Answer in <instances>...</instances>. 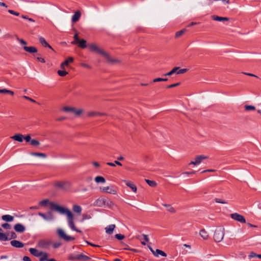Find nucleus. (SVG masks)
<instances>
[{
  "label": "nucleus",
  "mask_w": 261,
  "mask_h": 261,
  "mask_svg": "<svg viewBox=\"0 0 261 261\" xmlns=\"http://www.w3.org/2000/svg\"><path fill=\"white\" fill-rule=\"evenodd\" d=\"M17 238V235L14 232H11V239H16Z\"/></svg>",
  "instance_id": "nucleus-58"
},
{
  "label": "nucleus",
  "mask_w": 261,
  "mask_h": 261,
  "mask_svg": "<svg viewBox=\"0 0 261 261\" xmlns=\"http://www.w3.org/2000/svg\"><path fill=\"white\" fill-rule=\"evenodd\" d=\"M30 144L34 146L38 147L40 145V142L37 139H33L30 142Z\"/></svg>",
  "instance_id": "nucleus-39"
},
{
  "label": "nucleus",
  "mask_w": 261,
  "mask_h": 261,
  "mask_svg": "<svg viewBox=\"0 0 261 261\" xmlns=\"http://www.w3.org/2000/svg\"><path fill=\"white\" fill-rule=\"evenodd\" d=\"M39 42L41 44L42 46L45 47H48L51 49H53L51 46L46 42L45 39L42 37H39Z\"/></svg>",
  "instance_id": "nucleus-20"
},
{
  "label": "nucleus",
  "mask_w": 261,
  "mask_h": 261,
  "mask_svg": "<svg viewBox=\"0 0 261 261\" xmlns=\"http://www.w3.org/2000/svg\"><path fill=\"white\" fill-rule=\"evenodd\" d=\"M63 109L65 112L73 113L76 116H80L84 112V110L81 109H76L74 107H65Z\"/></svg>",
  "instance_id": "nucleus-6"
},
{
  "label": "nucleus",
  "mask_w": 261,
  "mask_h": 261,
  "mask_svg": "<svg viewBox=\"0 0 261 261\" xmlns=\"http://www.w3.org/2000/svg\"><path fill=\"white\" fill-rule=\"evenodd\" d=\"M126 185L132 189L133 192H136L137 190V187L130 181L124 180Z\"/></svg>",
  "instance_id": "nucleus-25"
},
{
  "label": "nucleus",
  "mask_w": 261,
  "mask_h": 261,
  "mask_svg": "<svg viewBox=\"0 0 261 261\" xmlns=\"http://www.w3.org/2000/svg\"><path fill=\"white\" fill-rule=\"evenodd\" d=\"M244 109L246 111H254L255 110V107L250 105H245Z\"/></svg>",
  "instance_id": "nucleus-41"
},
{
  "label": "nucleus",
  "mask_w": 261,
  "mask_h": 261,
  "mask_svg": "<svg viewBox=\"0 0 261 261\" xmlns=\"http://www.w3.org/2000/svg\"><path fill=\"white\" fill-rule=\"evenodd\" d=\"M10 138L19 142H22L23 139V136L21 134H16L11 137Z\"/></svg>",
  "instance_id": "nucleus-19"
},
{
  "label": "nucleus",
  "mask_w": 261,
  "mask_h": 261,
  "mask_svg": "<svg viewBox=\"0 0 261 261\" xmlns=\"http://www.w3.org/2000/svg\"><path fill=\"white\" fill-rule=\"evenodd\" d=\"M66 118L65 117H61L57 118L56 119V120L58 121H63L65 119H66Z\"/></svg>",
  "instance_id": "nucleus-63"
},
{
  "label": "nucleus",
  "mask_w": 261,
  "mask_h": 261,
  "mask_svg": "<svg viewBox=\"0 0 261 261\" xmlns=\"http://www.w3.org/2000/svg\"><path fill=\"white\" fill-rule=\"evenodd\" d=\"M0 93L9 94L12 96L14 95V93L13 91L9 90H7L6 89H0Z\"/></svg>",
  "instance_id": "nucleus-37"
},
{
  "label": "nucleus",
  "mask_w": 261,
  "mask_h": 261,
  "mask_svg": "<svg viewBox=\"0 0 261 261\" xmlns=\"http://www.w3.org/2000/svg\"><path fill=\"white\" fill-rule=\"evenodd\" d=\"M58 74L61 76H65L68 74V72L64 69H62V70H58Z\"/></svg>",
  "instance_id": "nucleus-43"
},
{
  "label": "nucleus",
  "mask_w": 261,
  "mask_h": 261,
  "mask_svg": "<svg viewBox=\"0 0 261 261\" xmlns=\"http://www.w3.org/2000/svg\"><path fill=\"white\" fill-rule=\"evenodd\" d=\"M224 228L219 227L217 228L214 234V239L216 242H221L224 237Z\"/></svg>",
  "instance_id": "nucleus-4"
},
{
  "label": "nucleus",
  "mask_w": 261,
  "mask_h": 261,
  "mask_svg": "<svg viewBox=\"0 0 261 261\" xmlns=\"http://www.w3.org/2000/svg\"><path fill=\"white\" fill-rule=\"evenodd\" d=\"M142 236L143 237L145 241H146V242L149 241V239H148V236L147 234H143Z\"/></svg>",
  "instance_id": "nucleus-61"
},
{
  "label": "nucleus",
  "mask_w": 261,
  "mask_h": 261,
  "mask_svg": "<svg viewBox=\"0 0 261 261\" xmlns=\"http://www.w3.org/2000/svg\"><path fill=\"white\" fill-rule=\"evenodd\" d=\"M14 229L16 232L22 233L25 231V227L22 224L17 223L14 225Z\"/></svg>",
  "instance_id": "nucleus-14"
},
{
  "label": "nucleus",
  "mask_w": 261,
  "mask_h": 261,
  "mask_svg": "<svg viewBox=\"0 0 261 261\" xmlns=\"http://www.w3.org/2000/svg\"><path fill=\"white\" fill-rule=\"evenodd\" d=\"M163 205L166 208L168 212L171 214H175L176 212L175 208L170 204H163Z\"/></svg>",
  "instance_id": "nucleus-21"
},
{
  "label": "nucleus",
  "mask_w": 261,
  "mask_h": 261,
  "mask_svg": "<svg viewBox=\"0 0 261 261\" xmlns=\"http://www.w3.org/2000/svg\"><path fill=\"white\" fill-rule=\"evenodd\" d=\"M100 190L102 192L108 193L114 195L117 194L116 190L109 186L101 188Z\"/></svg>",
  "instance_id": "nucleus-13"
},
{
  "label": "nucleus",
  "mask_w": 261,
  "mask_h": 261,
  "mask_svg": "<svg viewBox=\"0 0 261 261\" xmlns=\"http://www.w3.org/2000/svg\"><path fill=\"white\" fill-rule=\"evenodd\" d=\"M0 240L6 241L9 240V239L5 234L0 232Z\"/></svg>",
  "instance_id": "nucleus-42"
},
{
  "label": "nucleus",
  "mask_w": 261,
  "mask_h": 261,
  "mask_svg": "<svg viewBox=\"0 0 261 261\" xmlns=\"http://www.w3.org/2000/svg\"><path fill=\"white\" fill-rule=\"evenodd\" d=\"M168 79L167 78H161V77H158L156 79H154L153 80V82H165L167 81Z\"/></svg>",
  "instance_id": "nucleus-45"
},
{
  "label": "nucleus",
  "mask_w": 261,
  "mask_h": 261,
  "mask_svg": "<svg viewBox=\"0 0 261 261\" xmlns=\"http://www.w3.org/2000/svg\"><path fill=\"white\" fill-rule=\"evenodd\" d=\"M115 238L119 240H121L124 238V236L121 234H115Z\"/></svg>",
  "instance_id": "nucleus-50"
},
{
  "label": "nucleus",
  "mask_w": 261,
  "mask_h": 261,
  "mask_svg": "<svg viewBox=\"0 0 261 261\" xmlns=\"http://www.w3.org/2000/svg\"><path fill=\"white\" fill-rule=\"evenodd\" d=\"M88 47L91 51L96 52L103 56L106 52L103 49L99 47L96 44L92 43L88 45Z\"/></svg>",
  "instance_id": "nucleus-8"
},
{
  "label": "nucleus",
  "mask_w": 261,
  "mask_h": 261,
  "mask_svg": "<svg viewBox=\"0 0 261 261\" xmlns=\"http://www.w3.org/2000/svg\"><path fill=\"white\" fill-rule=\"evenodd\" d=\"M37 60H38L39 61H40V62H41L42 63H44L45 62V60L43 58H42L38 57L37 58Z\"/></svg>",
  "instance_id": "nucleus-60"
},
{
  "label": "nucleus",
  "mask_w": 261,
  "mask_h": 261,
  "mask_svg": "<svg viewBox=\"0 0 261 261\" xmlns=\"http://www.w3.org/2000/svg\"><path fill=\"white\" fill-rule=\"evenodd\" d=\"M106 204H107L108 206H109V207H112V206L114 205V203L112 201H111V200H108L107 201V202H106Z\"/></svg>",
  "instance_id": "nucleus-57"
},
{
  "label": "nucleus",
  "mask_w": 261,
  "mask_h": 261,
  "mask_svg": "<svg viewBox=\"0 0 261 261\" xmlns=\"http://www.w3.org/2000/svg\"><path fill=\"white\" fill-rule=\"evenodd\" d=\"M19 41L21 44L23 45H26L27 44V42L22 39H19Z\"/></svg>",
  "instance_id": "nucleus-62"
},
{
  "label": "nucleus",
  "mask_w": 261,
  "mask_h": 261,
  "mask_svg": "<svg viewBox=\"0 0 261 261\" xmlns=\"http://www.w3.org/2000/svg\"><path fill=\"white\" fill-rule=\"evenodd\" d=\"M81 65L83 67L87 68L88 69H91V66L86 63H82Z\"/></svg>",
  "instance_id": "nucleus-54"
},
{
  "label": "nucleus",
  "mask_w": 261,
  "mask_h": 261,
  "mask_svg": "<svg viewBox=\"0 0 261 261\" xmlns=\"http://www.w3.org/2000/svg\"><path fill=\"white\" fill-rule=\"evenodd\" d=\"M81 16V13L79 11L75 12L72 17V21L73 22H77L80 19Z\"/></svg>",
  "instance_id": "nucleus-26"
},
{
  "label": "nucleus",
  "mask_w": 261,
  "mask_h": 261,
  "mask_svg": "<svg viewBox=\"0 0 261 261\" xmlns=\"http://www.w3.org/2000/svg\"><path fill=\"white\" fill-rule=\"evenodd\" d=\"M82 207L79 205H73L72 207V210L76 213L80 214L82 212Z\"/></svg>",
  "instance_id": "nucleus-33"
},
{
  "label": "nucleus",
  "mask_w": 261,
  "mask_h": 261,
  "mask_svg": "<svg viewBox=\"0 0 261 261\" xmlns=\"http://www.w3.org/2000/svg\"><path fill=\"white\" fill-rule=\"evenodd\" d=\"M187 71H188V69H187V68L181 69L180 70H178V71H177V74H183V73L186 72Z\"/></svg>",
  "instance_id": "nucleus-49"
},
{
  "label": "nucleus",
  "mask_w": 261,
  "mask_h": 261,
  "mask_svg": "<svg viewBox=\"0 0 261 261\" xmlns=\"http://www.w3.org/2000/svg\"><path fill=\"white\" fill-rule=\"evenodd\" d=\"M91 216L89 215H87V214H83L82 215V221H84V220H86V219H91Z\"/></svg>",
  "instance_id": "nucleus-47"
},
{
  "label": "nucleus",
  "mask_w": 261,
  "mask_h": 261,
  "mask_svg": "<svg viewBox=\"0 0 261 261\" xmlns=\"http://www.w3.org/2000/svg\"><path fill=\"white\" fill-rule=\"evenodd\" d=\"M54 186L64 191H69L72 188V184L69 181H58L54 183Z\"/></svg>",
  "instance_id": "nucleus-2"
},
{
  "label": "nucleus",
  "mask_w": 261,
  "mask_h": 261,
  "mask_svg": "<svg viewBox=\"0 0 261 261\" xmlns=\"http://www.w3.org/2000/svg\"><path fill=\"white\" fill-rule=\"evenodd\" d=\"M41 255L39 256L40 258V261H45L46 260L48 257V254L46 252H41Z\"/></svg>",
  "instance_id": "nucleus-34"
},
{
  "label": "nucleus",
  "mask_w": 261,
  "mask_h": 261,
  "mask_svg": "<svg viewBox=\"0 0 261 261\" xmlns=\"http://www.w3.org/2000/svg\"><path fill=\"white\" fill-rule=\"evenodd\" d=\"M211 18L213 20L218 21H228L229 18L226 17H220L217 15H212L211 16Z\"/></svg>",
  "instance_id": "nucleus-17"
},
{
  "label": "nucleus",
  "mask_w": 261,
  "mask_h": 261,
  "mask_svg": "<svg viewBox=\"0 0 261 261\" xmlns=\"http://www.w3.org/2000/svg\"><path fill=\"white\" fill-rule=\"evenodd\" d=\"M106 204V199L102 198H99L96 199L93 203L94 206L101 207Z\"/></svg>",
  "instance_id": "nucleus-16"
},
{
  "label": "nucleus",
  "mask_w": 261,
  "mask_h": 261,
  "mask_svg": "<svg viewBox=\"0 0 261 261\" xmlns=\"http://www.w3.org/2000/svg\"><path fill=\"white\" fill-rule=\"evenodd\" d=\"M23 49L25 51L30 53H36L37 52V49L34 46H24Z\"/></svg>",
  "instance_id": "nucleus-27"
},
{
  "label": "nucleus",
  "mask_w": 261,
  "mask_h": 261,
  "mask_svg": "<svg viewBox=\"0 0 261 261\" xmlns=\"http://www.w3.org/2000/svg\"><path fill=\"white\" fill-rule=\"evenodd\" d=\"M208 158V156L204 155H197L195 158V159H194L195 161H191L189 164V165H193L194 166H197V165L200 164L203 160L207 159Z\"/></svg>",
  "instance_id": "nucleus-9"
},
{
  "label": "nucleus",
  "mask_w": 261,
  "mask_h": 261,
  "mask_svg": "<svg viewBox=\"0 0 261 261\" xmlns=\"http://www.w3.org/2000/svg\"><path fill=\"white\" fill-rule=\"evenodd\" d=\"M90 259V258L87 255L83 254H79L77 257V260L80 261H87Z\"/></svg>",
  "instance_id": "nucleus-30"
},
{
  "label": "nucleus",
  "mask_w": 261,
  "mask_h": 261,
  "mask_svg": "<svg viewBox=\"0 0 261 261\" xmlns=\"http://www.w3.org/2000/svg\"><path fill=\"white\" fill-rule=\"evenodd\" d=\"M180 84V83H177L175 84L170 85L168 86L167 87V88H173V87H176L177 86H179Z\"/></svg>",
  "instance_id": "nucleus-55"
},
{
  "label": "nucleus",
  "mask_w": 261,
  "mask_h": 261,
  "mask_svg": "<svg viewBox=\"0 0 261 261\" xmlns=\"http://www.w3.org/2000/svg\"><path fill=\"white\" fill-rule=\"evenodd\" d=\"M73 60L74 59L72 57H69L66 60H65L61 64L60 68L62 69H65V67L66 66H68L70 63H72L73 61Z\"/></svg>",
  "instance_id": "nucleus-18"
},
{
  "label": "nucleus",
  "mask_w": 261,
  "mask_h": 261,
  "mask_svg": "<svg viewBox=\"0 0 261 261\" xmlns=\"http://www.w3.org/2000/svg\"><path fill=\"white\" fill-rule=\"evenodd\" d=\"M186 31V30L185 29H184L180 30V31L177 32L175 33V38L179 37L180 36H182Z\"/></svg>",
  "instance_id": "nucleus-40"
},
{
  "label": "nucleus",
  "mask_w": 261,
  "mask_h": 261,
  "mask_svg": "<svg viewBox=\"0 0 261 261\" xmlns=\"http://www.w3.org/2000/svg\"><path fill=\"white\" fill-rule=\"evenodd\" d=\"M30 154L32 155L36 156L42 158H44V159L47 158L46 154L45 153H44L32 152Z\"/></svg>",
  "instance_id": "nucleus-32"
},
{
  "label": "nucleus",
  "mask_w": 261,
  "mask_h": 261,
  "mask_svg": "<svg viewBox=\"0 0 261 261\" xmlns=\"http://www.w3.org/2000/svg\"><path fill=\"white\" fill-rule=\"evenodd\" d=\"M2 226L6 229H10L11 227V225L7 223L3 224Z\"/></svg>",
  "instance_id": "nucleus-48"
},
{
  "label": "nucleus",
  "mask_w": 261,
  "mask_h": 261,
  "mask_svg": "<svg viewBox=\"0 0 261 261\" xmlns=\"http://www.w3.org/2000/svg\"><path fill=\"white\" fill-rule=\"evenodd\" d=\"M57 232L59 237L66 241H71L75 239L74 237L67 235L61 228H58Z\"/></svg>",
  "instance_id": "nucleus-5"
},
{
  "label": "nucleus",
  "mask_w": 261,
  "mask_h": 261,
  "mask_svg": "<svg viewBox=\"0 0 261 261\" xmlns=\"http://www.w3.org/2000/svg\"><path fill=\"white\" fill-rule=\"evenodd\" d=\"M22 98L25 99H27L28 100H30L33 102H36V101L33 99H32L31 98H30L28 96H22Z\"/></svg>",
  "instance_id": "nucleus-56"
},
{
  "label": "nucleus",
  "mask_w": 261,
  "mask_h": 261,
  "mask_svg": "<svg viewBox=\"0 0 261 261\" xmlns=\"http://www.w3.org/2000/svg\"><path fill=\"white\" fill-rule=\"evenodd\" d=\"M29 251L31 254L36 257H39L41 255V251H39L36 248H31L29 249Z\"/></svg>",
  "instance_id": "nucleus-23"
},
{
  "label": "nucleus",
  "mask_w": 261,
  "mask_h": 261,
  "mask_svg": "<svg viewBox=\"0 0 261 261\" xmlns=\"http://www.w3.org/2000/svg\"><path fill=\"white\" fill-rule=\"evenodd\" d=\"M115 228V225H114V224L110 225L108 227H107L105 228L106 231L107 233L111 234L113 233Z\"/></svg>",
  "instance_id": "nucleus-31"
},
{
  "label": "nucleus",
  "mask_w": 261,
  "mask_h": 261,
  "mask_svg": "<svg viewBox=\"0 0 261 261\" xmlns=\"http://www.w3.org/2000/svg\"><path fill=\"white\" fill-rule=\"evenodd\" d=\"M39 204L42 206L49 204L51 210L57 211L62 214H65L67 216L68 223L70 228L73 230L78 232H81L80 230L76 228L74 222L73 215L69 209L61 206L53 202H50L49 200L47 199L40 201Z\"/></svg>",
  "instance_id": "nucleus-1"
},
{
  "label": "nucleus",
  "mask_w": 261,
  "mask_h": 261,
  "mask_svg": "<svg viewBox=\"0 0 261 261\" xmlns=\"http://www.w3.org/2000/svg\"><path fill=\"white\" fill-rule=\"evenodd\" d=\"M61 245V243L60 242H57L53 244V246L54 248H57L59 247Z\"/></svg>",
  "instance_id": "nucleus-51"
},
{
  "label": "nucleus",
  "mask_w": 261,
  "mask_h": 261,
  "mask_svg": "<svg viewBox=\"0 0 261 261\" xmlns=\"http://www.w3.org/2000/svg\"><path fill=\"white\" fill-rule=\"evenodd\" d=\"M38 214L45 220L47 221H51L53 220L54 218V215L51 212H48L46 214L39 212Z\"/></svg>",
  "instance_id": "nucleus-11"
},
{
  "label": "nucleus",
  "mask_w": 261,
  "mask_h": 261,
  "mask_svg": "<svg viewBox=\"0 0 261 261\" xmlns=\"http://www.w3.org/2000/svg\"><path fill=\"white\" fill-rule=\"evenodd\" d=\"M145 180L147 183V184L151 187H155L156 186V183L154 180H150L147 179H145Z\"/></svg>",
  "instance_id": "nucleus-38"
},
{
  "label": "nucleus",
  "mask_w": 261,
  "mask_h": 261,
  "mask_svg": "<svg viewBox=\"0 0 261 261\" xmlns=\"http://www.w3.org/2000/svg\"><path fill=\"white\" fill-rule=\"evenodd\" d=\"M179 69V67H174L170 72L164 74L165 76H170L175 73Z\"/></svg>",
  "instance_id": "nucleus-35"
},
{
  "label": "nucleus",
  "mask_w": 261,
  "mask_h": 261,
  "mask_svg": "<svg viewBox=\"0 0 261 261\" xmlns=\"http://www.w3.org/2000/svg\"><path fill=\"white\" fill-rule=\"evenodd\" d=\"M23 139H24L27 142H31L32 140L30 134H28L24 137L23 136Z\"/></svg>",
  "instance_id": "nucleus-46"
},
{
  "label": "nucleus",
  "mask_w": 261,
  "mask_h": 261,
  "mask_svg": "<svg viewBox=\"0 0 261 261\" xmlns=\"http://www.w3.org/2000/svg\"><path fill=\"white\" fill-rule=\"evenodd\" d=\"M102 56L107 60V63L110 64L114 65L120 63V61L119 59L112 57L106 51L105 53Z\"/></svg>",
  "instance_id": "nucleus-7"
},
{
  "label": "nucleus",
  "mask_w": 261,
  "mask_h": 261,
  "mask_svg": "<svg viewBox=\"0 0 261 261\" xmlns=\"http://www.w3.org/2000/svg\"><path fill=\"white\" fill-rule=\"evenodd\" d=\"M93 165L95 167H97V168H98L100 166V165L97 162H94L93 163Z\"/></svg>",
  "instance_id": "nucleus-64"
},
{
  "label": "nucleus",
  "mask_w": 261,
  "mask_h": 261,
  "mask_svg": "<svg viewBox=\"0 0 261 261\" xmlns=\"http://www.w3.org/2000/svg\"><path fill=\"white\" fill-rule=\"evenodd\" d=\"M52 244L51 242L48 240H41L39 242V245L43 248L46 247L47 246Z\"/></svg>",
  "instance_id": "nucleus-24"
},
{
  "label": "nucleus",
  "mask_w": 261,
  "mask_h": 261,
  "mask_svg": "<svg viewBox=\"0 0 261 261\" xmlns=\"http://www.w3.org/2000/svg\"><path fill=\"white\" fill-rule=\"evenodd\" d=\"M87 117L92 118L98 116H104L107 115L106 114L103 113H100L96 111H89L87 113Z\"/></svg>",
  "instance_id": "nucleus-15"
},
{
  "label": "nucleus",
  "mask_w": 261,
  "mask_h": 261,
  "mask_svg": "<svg viewBox=\"0 0 261 261\" xmlns=\"http://www.w3.org/2000/svg\"><path fill=\"white\" fill-rule=\"evenodd\" d=\"M257 256H258L257 254L255 253L254 252H250L248 257H249V258H252V257H257Z\"/></svg>",
  "instance_id": "nucleus-53"
},
{
  "label": "nucleus",
  "mask_w": 261,
  "mask_h": 261,
  "mask_svg": "<svg viewBox=\"0 0 261 261\" xmlns=\"http://www.w3.org/2000/svg\"><path fill=\"white\" fill-rule=\"evenodd\" d=\"M23 261H32L30 258L27 256H24L23 257Z\"/></svg>",
  "instance_id": "nucleus-59"
},
{
  "label": "nucleus",
  "mask_w": 261,
  "mask_h": 261,
  "mask_svg": "<svg viewBox=\"0 0 261 261\" xmlns=\"http://www.w3.org/2000/svg\"><path fill=\"white\" fill-rule=\"evenodd\" d=\"M77 257L78 254H70L68 257V259L70 260H77Z\"/></svg>",
  "instance_id": "nucleus-44"
},
{
  "label": "nucleus",
  "mask_w": 261,
  "mask_h": 261,
  "mask_svg": "<svg viewBox=\"0 0 261 261\" xmlns=\"http://www.w3.org/2000/svg\"><path fill=\"white\" fill-rule=\"evenodd\" d=\"M199 234L201 236V237L203 239L205 240H207L209 237L208 233L204 229H202L200 230Z\"/></svg>",
  "instance_id": "nucleus-28"
},
{
  "label": "nucleus",
  "mask_w": 261,
  "mask_h": 261,
  "mask_svg": "<svg viewBox=\"0 0 261 261\" xmlns=\"http://www.w3.org/2000/svg\"><path fill=\"white\" fill-rule=\"evenodd\" d=\"M74 32H75V33L73 36L74 41L71 42V44H77L79 47H80V48H85L87 47V41L84 39H80L78 36V33L77 31L76 30H74Z\"/></svg>",
  "instance_id": "nucleus-3"
},
{
  "label": "nucleus",
  "mask_w": 261,
  "mask_h": 261,
  "mask_svg": "<svg viewBox=\"0 0 261 261\" xmlns=\"http://www.w3.org/2000/svg\"><path fill=\"white\" fill-rule=\"evenodd\" d=\"M2 219L7 222H12L14 220V217L9 215H6L2 216Z\"/></svg>",
  "instance_id": "nucleus-29"
},
{
  "label": "nucleus",
  "mask_w": 261,
  "mask_h": 261,
  "mask_svg": "<svg viewBox=\"0 0 261 261\" xmlns=\"http://www.w3.org/2000/svg\"><path fill=\"white\" fill-rule=\"evenodd\" d=\"M95 181L97 183H105L106 182L105 178L101 176H97L95 178Z\"/></svg>",
  "instance_id": "nucleus-36"
},
{
  "label": "nucleus",
  "mask_w": 261,
  "mask_h": 261,
  "mask_svg": "<svg viewBox=\"0 0 261 261\" xmlns=\"http://www.w3.org/2000/svg\"><path fill=\"white\" fill-rule=\"evenodd\" d=\"M230 216L231 219H232L238 222H239L241 223L244 224V223H246V219H245V217L243 216H242L238 213H235L231 214L230 215Z\"/></svg>",
  "instance_id": "nucleus-10"
},
{
  "label": "nucleus",
  "mask_w": 261,
  "mask_h": 261,
  "mask_svg": "<svg viewBox=\"0 0 261 261\" xmlns=\"http://www.w3.org/2000/svg\"><path fill=\"white\" fill-rule=\"evenodd\" d=\"M10 243L13 247L16 248H22L24 246L22 242L17 240L11 241Z\"/></svg>",
  "instance_id": "nucleus-22"
},
{
  "label": "nucleus",
  "mask_w": 261,
  "mask_h": 261,
  "mask_svg": "<svg viewBox=\"0 0 261 261\" xmlns=\"http://www.w3.org/2000/svg\"><path fill=\"white\" fill-rule=\"evenodd\" d=\"M148 247L151 251V252L152 253V254L156 257H158L159 255H161V256L164 257L167 256V254L162 250L157 249L155 250V251H154L149 245H148Z\"/></svg>",
  "instance_id": "nucleus-12"
},
{
  "label": "nucleus",
  "mask_w": 261,
  "mask_h": 261,
  "mask_svg": "<svg viewBox=\"0 0 261 261\" xmlns=\"http://www.w3.org/2000/svg\"><path fill=\"white\" fill-rule=\"evenodd\" d=\"M215 201L217 203H222V204H227V202L226 201H222L221 199H220L219 198H216Z\"/></svg>",
  "instance_id": "nucleus-52"
}]
</instances>
